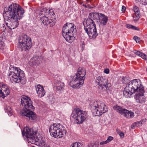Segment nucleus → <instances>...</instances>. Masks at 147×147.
Masks as SVG:
<instances>
[{
  "label": "nucleus",
  "mask_w": 147,
  "mask_h": 147,
  "mask_svg": "<svg viewBox=\"0 0 147 147\" xmlns=\"http://www.w3.org/2000/svg\"><path fill=\"white\" fill-rule=\"evenodd\" d=\"M113 108L114 110L116 111L122 115H123L124 111H126L125 109H123L121 107L118 105L114 106Z\"/></svg>",
  "instance_id": "obj_24"
},
{
  "label": "nucleus",
  "mask_w": 147,
  "mask_h": 147,
  "mask_svg": "<svg viewBox=\"0 0 147 147\" xmlns=\"http://www.w3.org/2000/svg\"><path fill=\"white\" fill-rule=\"evenodd\" d=\"M125 110L126 111H124L123 112V114H124L125 117L127 118H130L133 117L134 116V113L129 111L125 109Z\"/></svg>",
  "instance_id": "obj_26"
},
{
  "label": "nucleus",
  "mask_w": 147,
  "mask_h": 147,
  "mask_svg": "<svg viewBox=\"0 0 147 147\" xmlns=\"http://www.w3.org/2000/svg\"><path fill=\"white\" fill-rule=\"evenodd\" d=\"M90 16H93V19H96V16H98L100 24L105 25L108 21L107 17L102 13H91L89 14Z\"/></svg>",
  "instance_id": "obj_12"
},
{
  "label": "nucleus",
  "mask_w": 147,
  "mask_h": 147,
  "mask_svg": "<svg viewBox=\"0 0 147 147\" xmlns=\"http://www.w3.org/2000/svg\"><path fill=\"white\" fill-rule=\"evenodd\" d=\"M146 71H147V68H146Z\"/></svg>",
  "instance_id": "obj_45"
},
{
  "label": "nucleus",
  "mask_w": 147,
  "mask_h": 147,
  "mask_svg": "<svg viewBox=\"0 0 147 147\" xmlns=\"http://www.w3.org/2000/svg\"><path fill=\"white\" fill-rule=\"evenodd\" d=\"M96 84L98 86V88L101 92H106L109 89L111 84L108 82V80L102 76H98L96 79Z\"/></svg>",
  "instance_id": "obj_11"
},
{
  "label": "nucleus",
  "mask_w": 147,
  "mask_h": 147,
  "mask_svg": "<svg viewBox=\"0 0 147 147\" xmlns=\"http://www.w3.org/2000/svg\"><path fill=\"white\" fill-rule=\"evenodd\" d=\"M55 123H53L52 125L51 126L49 130L51 136L55 138V131L54 129Z\"/></svg>",
  "instance_id": "obj_28"
},
{
  "label": "nucleus",
  "mask_w": 147,
  "mask_h": 147,
  "mask_svg": "<svg viewBox=\"0 0 147 147\" xmlns=\"http://www.w3.org/2000/svg\"><path fill=\"white\" fill-rule=\"evenodd\" d=\"M144 90L142 91H139L136 93L135 96L136 102L138 103H144L146 100V98L144 96Z\"/></svg>",
  "instance_id": "obj_18"
},
{
  "label": "nucleus",
  "mask_w": 147,
  "mask_h": 147,
  "mask_svg": "<svg viewBox=\"0 0 147 147\" xmlns=\"http://www.w3.org/2000/svg\"><path fill=\"white\" fill-rule=\"evenodd\" d=\"M80 81L75 76L73 77L72 80L69 82V85L72 88L77 89L80 88L83 84H80Z\"/></svg>",
  "instance_id": "obj_16"
},
{
  "label": "nucleus",
  "mask_w": 147,
  "mask_h": 147,
  "mask_svg": "<svg viewBox=\"0 0 147 147\" xmlns=\"http://www.w3.org/2000/svg\"><path fill=\"white\" fill-rule=\"evenodd\" d=\"M39 59V57H38L32 58L29 62V65L34 68L36 67L40 63Z\"/></svg>",
  "instance_id": "obj_21"
},
{
  "label": "nucleus",
  "mask_w": 147,
  "mask_h": 147,
  "mask_svg": "<svg viewBox=\"0 0 147 147\" xmlns=\"http://www.w3.org/2000/svg\"><path fill=\"white\" fill-rule=\"evenodd\" d=\"M5 48L4 43L2 41H0V49L1 50H4Z\"/></svg>",
  "instance_id": "obj_30"
},
{
  "label": "nucleus",
  "mask_w": 147,
  "mask_h": 147,
  "mask_svg": "<svg viewBox=\"0 0 147 147\" xmlns=\"http://www.w3.org/2000/svg\"><path fill=\"white\" fill-rule=\"evenodd\" d=\"M126 8L125 7L123 6L122 7L121 11L123 12L124 13L125 10Z\"/></svg>",
  "instance_id": "obj_38"
},
{
  "label": "nucleus",
  "mask_w": 147,
  "mask_h": 147,
  "mask_svg": "<svg viewBox=\"0 0 147 147\" xmlns=\"http://www.w3.org/2000/svg\"><path fill=\"white\" fill-rule=\"evenodd\" d=\"M91 110L94 116H100L108 111L105 104L100 101L94 102L91 105Z\"/></svg>",
  "instance_id": "obj_8"
},
{
  "label": "nucleus",
  "mask_w": 147,
  "mask_h": 147,
  "mask_svg": "<svg viewBox=\"0 0 147 147\" xmlns=\"http://www.w3.org/2000/svg\"><path fill=\"white\" fill-rule=\"evenodd\" d=\"M113 139V138L111 136H109L108 137L106 141L108 143L111 142Z\"/></svg>",
  "instance_id": "obj_33"
},
{
  "label": "nucleus",
  "mask_w": 147,
  "mask_h": 147,
  "mask_svg": "<svg viewBox=\"0 0 147 147\" xmlns=\"http://www.w3.org/2000/svg\"><path fill=\"white\" fill-rule=\"evenodd\" d=\"M71 116L75 120L77 123L81 124L88 117L87 113L79 108H75L73 110Z\"/></svg>",
  "instance_id": "obj_10"
},
{
  "label": "nucleus",
  "mask_w": 147,
  "mask_h": 147,
  "mask_svg": "<svg viewBox=\"0 0 147 147\" xmlns=\"http://www.w3.org/2000/svg\"><path fill=\"white\" fill-rule=\"evenodd\" d=\"M54 12L52 9H49L47 7L42 9L40 11L39 18L45 25L49 24L51 27L53 26L55 24V18L53 19H49L48 17L53 16Z\"/></svg>",
  "instance_id": "obj_4"
},
{
  "label": "nucleus",
  "mask_w": 147,
  "mask_h": 147,
  "mask_svg": "<svg viewBox=\"0 0 147 147\" xmlns=\"http://www.w3.org/2000/svg\"><path fill=\"white\" fill-rule=\"evenodd\" d=\"M132 125L131 126V127H132Z\"/></svg>",
  "instance_id": "obj_46"
},
{
  "label": "nucleus",
  "mask_w": 147,
  "mask_h": 147,
  "mask_svg": "<svg viewBox=\"0 0 147 147\" xmlns=\"http://www.w3.org/2000/svg\"><path fill=\"white\" fill-rule=\"evenodd\" d=\"M49 147V146H48V147Z\"/></svg>",
  "instance_id": "obj_47"
},
{
  "label": "nucleus",
  "mask_w": 147,
  "mask_h": 147,
  "mask_svg": "<svg viewBox=\"0 0 147 147\" xmlns=\"http://www.w3.org/2000/svg\"><path fill=\"white\" fill-rule=\"evenodd\" d=\"M86 73V70L83 67H79L77 71V73L75 75L80 81V84H83L85 79V76Z\"/></svg>",
  "instance_id": "obj_13"
},
{
  "label": "nucleus",
  "mask_w": 147,
  "mask_h": 147,
  "mask_svg": "<svg viewBox=\"0 0 147 147\" xmlns=\"http://www.w3.org/2000/svg\"><path fill=\"white\" fill-rule=\"evenodd\" d=\"M85 30L90 39L96 38L98 35L96 27H95V28H92L88 29V31H87L86 30Z\"/></svg>",
  "instance_id": "obj_20"
},
{
  "label": "nucleus",
  "mask_w": 147,
  "mask_h": 147,
  "mask_svg": "<svg viewBox=\"0 0 147 147\" xmlns=\"http://www.w3.org/2000/svg\"><path fill=\"white\" fill-rule=\"evenodd\" d=\"M84 47V44H83L82 46V50H83V47Z\"/></svg>",
  "instance_id": "obj_43"
},
{
  "label": "nucleus",
  "mask_w": 147,
  "mask_h": 147,
  "mask_svg": "<svg viewBox=\"0 0 147 147\" xmlns=\"http://www.w3.org/2000/svg\"><path fill=\"white\" fill-rule=\"evenodd\" d=\"M18 47L22 51L28 50L32 45L31 38L25 34L20 36L18 39Z\"/></svg>",
  "instance_id": "obj_9"
},
{
  "label": "nucleus",
  "mask_w": 147,
  "mask_h": 147,
  "mask_svg": "<svg viewBox=\"0 0 147 147\" xmlns=\"http://www.w3.org/2000/svg\"><path fill=\"white\" fill-rule=\"evenodd\" d=\"M107 143H108L107 142V141H106V140L104 141H102V142H101L100 143V145H104V144H106Z\"/></svg>",
  "instance_id": "obj_35"
},
{
  "label": "nucleus",
  "mask_w": 147,
  "mask_h": 147,
  "mask_svg": "<svg viewBox=\"0 0 147 147\" xmlns=\"http://www.w3.org/2000/svg\"><path fill=\"white\" fill-rule=\"evenodd\" d=\"M141 1H142L144 3H145V4H147V0H142Z\"/></svg>",
  "instance_id": "obj_42"
},
{
  "label": "nucleus",
  "mask_w": 147,
  "mask_h": 147,
  "mask_svg": "<svg viewBox=\"0 0 147 147\" xmlns=\"http://www.w3.org/2000/svg\"><path fill=\"white\" fill-rule=\"evenodd\" d=\"M4 109L5 112H7L9 116H11L13 115V111L11 107L7 104H5L4 105Z\"/></svg>",
  "instance_id": "obj_23"
},
{
  "label": "nucleus",
  "mask_w": 147,
  "mask_h": 147,
  "mask_svg": "<svg viewBox=\"0 0 147 147\" xmlns=\"http://www.w3.org/2000/svg\"><path fill=\"white\" fill-rule=\"evenodd\" d=\"M24 13L23 9L16 3L5 7L3 13L4 19L9 22L6 23V25L11 30L17 27L19 25L18 20L22 18Z\"/></svg>",
  "instance_id": "obj_1"
},
{
  "label": "nucleus",
  "mask_w": 147,
  "mask_h": 147,
  "mask_svg": "<svg viewBox=\"0 0 147 147\" xmlns=\"http://www.w3.org/2000/svg\"><path fill=\"white\" fill-rule=\"evenodd\" d=\"M86 4H89V3L91 4L92 0H86Z\"/></svg>",
  "instance_id": "obj_40"
},
{
  "label": "nucleus",
  "mask_w": 147,
  "mask_h": 147,
  "mask_svg": "<svg viewBox=\"0 0 147 147\" xmlns=\"http://www.w3.org/2000/svg\"><path fill=\"white\" fill-rule=\"evenodd\" d=\"M9 88L5 85L0 83V97L4 98L9 94Z\"/></svg>",
  "instance_id": "obj_17"
},
{
  "label": "nucleus",
  "mask_w": 147,
  "mask_h": 147,
  "mask_svg": "<svg viewBox=\"0 0 147 147\" xmlns=\"http://www.w3.org/2000/svg\"><path fill=\"white\" fill-rule=\"evenodd\" d=\"M66 132L65 128L63 127L60 124H57L56 125V138H62Z\"/></svg>",
  "instance_id": "obj_14"
},
{
  "label": "nucleus",
  "mask_w": 147,
  "mask_h": 147,
  "mask_svg": "<svg viewBox=\"0 0 147 147\" xmlns=\"http://www.w3.org/2000/svg\"><path fill=\"white\" fill-rule=\"evenodd\" d=\"M120 137L121 138H123L124 137V134L123 133V132H121L120 134L119 135Z\"/></svg>",
  "instance_id": "obj_39"
},
{
  "label": "nucleus",
  "mask_w": 147,
  "mask_h": 147,
  "mask_svg": "<svg viewBox=\"0 0 147 147\" xmlns=\"http://www.w3.org/2000/svg\"><path fill=\"white\" fill-rule=\"evenodd\" d=\"M21 104L24 107L21 112V115L28 117L32 120L34 119L36 115L34 112L30 111L31 109H34V107L32 105V102L30 98L24 95L21 96Z\"/></svg>",
  "instance_id": "obj_2"
},
{
  "label": "nucleus",
  "mask_w": 147,
  "mask_h": 147,
  "mask_svg": "<svg viewBox=\"0 0 147 147\" xmlns=\"http://www.w3.org/2000/svg\"><path fill=\"white\" fill-rule=\"evenodd\" d=\"M134 13L133 15V20L134 21H138L140 17V12L139 9L137 7L135 6L134 8Z\"/></svg>",
  "instance_id": "obj_22"
},
{
  "label": "nucleus",
  "mask_w": 147,
  "mask_h": 147,
  "mask_svg": "<svg viewBox=\"0 0 147 147\" xmlns=\"http://www.w3.org/2000/svg\"><path fill=\"white\" fill-rule=\"evenodd\" d=\"M83 25L85 30H86L87 31H88V29L96 27L94 22L90 18L84 20Z\"/></svg>",
  "instance_id": "obj_15"
},
{
  "label": "nucleus",
  "mask_w": 147,
  "mask_h": 147,
  "mask_svg": "<svg viewBox=\"0 0 147 147\" xmlns=\"http://www.w3.org/2000/svg\"><path fill=\"white\" fill-rule=\"evenodd\" d=\"M12 82L19 83L24 78V71L17 67L10 66L8 74Z\"/></svg>",
  "instance_id": "obj_7"
},
{
  "label": "nucleus",
  "mask_w": 147,
  "mask_h": 147,
  "mask_svg": "<svg viewBox=\"0 0 147 147\" xmlns=\"http://www.w3.org/2000/svg\"><path fill=\"white\" fill-rule=\"evenodd\" d=\"M134 39L135 40L136 42H137V39H138V37H137L136 36H135L134 37Z\"/></svg>",
  "instance_id": "obj_41"
},
{
  "label": "nucleus",
  "mask_w": 147,
  "mask_h": 147,
  "mask_svg": "<svg viewBox=\"0 0 147 147\" xmlns=\"http://www.w3.org/2000/svg\"><path fill=\"white\" fill-rule=\"evenodd\" d=\"M144 90L141 81L134 79L129 82L123 91V94L126 98H129L134 92H139Z\"/></svg>",
  "instance_id": "obj_3"
},
{
  "label": "nucleus",
  "mask_w": 147,
  "mask_h": 147,
  "mask_svg": "<svg viewBox=\"0 0 147 147\" xmlns=\"http://www.w3.org/2000/svg\"><path fill=\"white\" fill-rule=\"evenodd\" d=\"M82 144L79 142H75L72 144L71 147H81Z\"/></svg>",
  "instance_id": "obj_29"
},
{
  "label": "nucleus",
  "mask_w": 147,
  "mask_h": 147,
  "mask_svg": "<svg viewBox=\"0 0 147 147\" xmlns=\"http://www.w3.org/2000/svg\"><path fill=\"white\" fill-rule=\"evenodd\" d=\"M38 131H34L33 129L26 127L22 131V134L24 138H26L28 143L33 144L35 142H40L41 136L38 134Z\"/></svg>",
  "instance_id": "obj_5"
},
{
  "label": "nucleus",
  "mask_w": 147,
  "mask_h": 147,
  "mask_svg": "<svg viewBox=\"0 0 147 147\" xmlns=\"http://www.w3.org/2000/svg\"><path fill=\"white\" fill-rule=\"evenodd\" d=\"M35 88L38 97L40 98L45 95L46 92L42 85L38 84L37 86H36Z\"/></svg>",
  "instance_id": "obj_19"
},
{
  "label": "nucleus",
  "mask_w": 147,
  "mask_h": 147,
  "mask_svg": "<svg viewBox=\"0 0 147 147\" xmlns=\"http://www.w3.org/2000/svg\"><path fill=\"white\" fill-rule=\"evenodd\" d=\"M135 1H137L138 2L141 1L142 0H135Z\"/></svg>",
  "instance_id": "obj_44"
},
{
  "label": "nucleus",
  "mask_w": 147,
  "mask_h": 147,
  "mask_svg": "<svg viewBox=\"0 0 147 147\" xmlns=\"http://www.w3.org/2000/svg\"><path fill=\"white\" fill-rule=\"evenodd\" d=\"M134 52L137 55H138L141 57L143 59L145 60H147V56L144 53L136 50H134Z\"/></svg>",
  "instance_id": "obj_27"
},
{
  "label": "nucleus",
  "mask_w": 147,
  "mask_h": 147,
  "mask_svg": "<svg viewBox=\"0 0 147 147\" xmlns=\"http://www.w3.org/2000/svg\"><path fill=\"white\" fill-rule=\"evenodd\" d=\"M127 28H131L133 29L136 30V28L135 26L129 24H127L126 25Z\"/></svg>",
  "instance_id": "obj_31"
},
{
  "label": "nucleus",
  "mask_w": 147,
  "mask_h": 147,
  "mask_svg": "<svg viewBox=\"0 0 147 147\" xmlns=\"http://www.w3.org/2000/svg\"><path fill=\"white\" fill-rule=\"evenodd\" d=\"M143 120H141L140 121H137L136 122V124L137 126H141L142 124Z\"/></svg>",
  "instance_id": "obj_32"
},
{
  "label": "nucleus",
  "mask_w": 147,
  "mask_h": 147,
  "mask_svg": "<svg viewBox=\"0 0 147 147\" xmlns=\"http://www.w3.org/2000/svg\"><path fill=\"white\" fill-rule=\"evenodd\" d=\"M104 72L106 74H108L109 73V70L108 69H106L104 70Z\"/></svg>",
  "instance_id": "obj_36"
},
{
  "label": "nucleus",
  "mask_w": 147,
  "mask_h": 147,
  "mask_svg": "<svg viewBox=\"0 0 147 147\" xmlns=\"http://www.w3.org/2000/svg\"><path fill=\"white\" fill-rule=\"evenodd\" d=\"M76 32V26L74 24L67 23L63 27L62 34L67 41L71 43L74 40V34Z\"/></svg>",
  "instance_id": "obj_6"
},
{
  "label": "nucleus",
  "mask_w": 147,
  "mask_h": 147,
  "mask_svg": "<svg viewBox=\"0 0 147 147\" xmlns=\"http://www.w3.org/2000/svg\"><path fill=\"white\" fill-rule=\"evenodd\" d=\"M64 86V84L60 81L57 80L56 82V88L57 90H59L63 89Z\"/></svg>",
  "instance_id": "obj_25"
},
{
  "label": "nucleus",
  "mask_w": 147,
  "mask_h": 147,
  "mask_svg": "<svg viewBox=\"0 0 147 147\" xmlns=\"http://www.w3.org/2000/svg\"><path fill=\"white\" fill-rule=\"evenodd\" d=\"M116 132L117 134L119 135L122 132L119 129H116Z\"/></svg>",
  "instance_id": "obj_37"
},
{
  "label": "nucleus",
  "mask_w": 147,
  "mask_h": 147,
  "mask_svg": "<svg viewBox=\"0 0 147 147\" xmlns=\"http://www.w3.org/2000/svg\"><path fill=\"white\" fill-rule=\"evenodd\" d=\"M83 6L86 8H92V7L91 6L90 4H88L86 3V4L83 5Z\"/></svg>",
  "instance_id": "obj_34"
}]
</instances>
